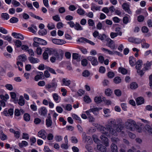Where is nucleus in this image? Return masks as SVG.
<instances>
[{"label":"nucleus","instance_id":"f257e3e1","mask_svg":"<svg viewBox=\"0 0 152 152\" xmlns=\"http://www.w3.org/2000/svg\"><path fill=\"white\" fill-rule=\"evenodd\" d=\"M115 120L111 118L108 120L107 122L105 127L98 124H95V126L101 133L108 137L110 136V135L115 136L117 135L118 132H121L123 133L124 128L122 125L119 124L117 125L114 127L115 129H113L112 126L115 125Z\"/></svg>","mask_w":152,"mask_h":152},{"label":"nucleus","instance_id":"f03ea898","mask_svg":"<svg viewBox=\"0 0 152 152\" xmlns=\"http://www.w3.org/2000/svg\"><path fill=\"white\" fill-rule=\"evenodd\" d=\"M100 139L102 143L105 145L104 146L101 144L97 145L96 147L94 148V150L96 152H106L107 148L106 147H108L109 145V140L107 137L104 135H102L100 136Z\"/></svg>","mask_w":152,"mask_h":152},{"label":"nucleus","instance_id":"7ed1b4c3","mask_svg":"<svg viewBox=\"0 0 152 152\" xmlns=\"http://www.w3.org/2000/svg\"><path fill=\"white\" fill-rule=\"evenodd\" d=\"M125 125L127 129L131 131H133L136 127V124L134 120L129 119L125 123Z\"/></svg>","mask_w":152,"mask_h":152},{"label":"nucleus","instance_id":"20e7f679","mask_svg":"<svg viewBox=\"0 0 152 152\" xmlns=\"http://www.w3.org/2000/svg\"><path fill=\"white\" fill-rule=\"evenodd\" d=\"M64 53L63 51L61 49L57 50L54 55L56 60L60 61L62 59Z\"/></svg>","mask_w":152,"mask_h":152},{"label":"nucleus","instance_id":"39448f33","mask_svg":"<svg viewBox=\"0 0 152 152\" xmlns=\"http://www.w3.org/2000/svg\"><path fill=\"white\" fill-rule=\"evenodd\" d=\"M13 112L14 110L12 108H10L8 110H7V108H5L1 113H3L5 116H9V115L10 116L12 115H13Z\"/></svg>","mask_w":152,"mask_h":152},{"label":"nucleus","instance_id":"423d86ee","mask_svg":"<svg viewBox=\"0 0 152 152\" xmlns=\"http://www.w3.org/2000/svg\"><path fill=\"white\" fill-rule=\"evenodd\" d=\"M101 50L104 53L108 54L110 55H113L115 54L119 55L120 54V53L118 51H112L103 48H101Z\"/></svg>","mask_w":152,"mask_h":152},{"label":"nucleus","instance_id":"0eeeda50","mask_svg":"<svg viewBox=\"0 0 152 152\" xmlns=\"http://www.w3.org/2000/svg\"><path fill=\"white\" fill-rule=\"evenodd\" d=\"M52 41L53 43L57 45H63L66 43L64 40L55 38L52 39Z\"/></svg>","mask_w":152,"mask_h":152},{"label":"nucleus","instance_id":"6e6552de","mask_svg":"<svg viewBox=\"0 0 152 152\" xmlns=\"http://www.w3.org/2000/svg\"><path fill=\"white\" fill-rule=\"evenodd\" d=\"M77 41H78L82 43H88L92 45H95V43L92 42L88 40L85 38L83 37H81L78 39V40H77Z\"/></svg>","mask_w":152,"mask_h":152},{"label":"nucleus","instance_id":"1a4fd4ad","mask_svg":"<svg viewBox=\"0 0 152 152\" xmlns=\"http://www.w3.org/2000/svg\"><path fill=\"white\" fill-rule=\"evenodd\" d=\"M87 59L88 60L91 61V63L93 65L95 66L98 64V62L97 58L94 57L89 56L87 57Z\"/></svg>","mask_w":152,"mask_h":152},{"label":"nucleus","instance_id":"9d476101","mask_svg":"<svg viewBox=\"0 0 152 152\" xmlns=\"http://www.w3.org/2000/svg\"><path fill=\"white\" fill-rule=\"evenodd\" d=\"M122 7L126 12L128 13L129 14H132V12L129 9V4L127 3H124L122 5Z\"/></svg>","mask_w":152,"mask_h":152},{"label":"nucleus","instance_id":"9b49d317","mask_svg":"<svg viewBox=\"0 0 152 152\" xmlns=\"http://www.w3.org/2000/svg\"><path fill=\"white\" fill-rule=\"evenodd\" d=\"M105 99V98L103 96H96L94 98V101L96 104L101 103Z\"/></svg>","mask_w":152,"mask_h":152},{"label":"nucleus","instance_id":"f8f14e48","mask_svg":"<svg viewBox=\"0 0 152 152\" xmlns=\"http://www.w3.org/2000/svg\"><path fill=\"white\" fill-rule=\"evenodd\" d=\"M57 86V84L56 83H53L50 85H48V91L51 92L54 91Z\"/></svg>","mask_w":152,"mask_h":152},{"label":"nucleus","instance_id":"ddd939ff","mask_svg":"<svg viewBox=\"0 0 152 152\" xmlns=\"http://www.w3.org/2000/svg\"><path fill=\"white\" fill-rule=\"evenodd\" d=\"M12 35L15 38L20 39L22 40H23L24 38L23 36L19 33L13 32L12 34Z\"/></svg>","mask_w":152,"mask_h":152},{"label":"nucleus","instance_id":"4468645a","mask_svg":"<svg viewBox=\"0 0 152 152\" xmlns=\"http://www.w3.org/2000/svg\"><path fill=\"white\" fill-rule=\"evenodd\" d=\"M28 29L30 32L34 34L36 33L37 31V26L34 24H32L31 26L28 27Z\"/></svg>","mask_w":152,"mask_h":152},{"label":"nucleus","instance_id":"2eb2a0df","mask_svg":"<svg viewBox=\"0 0 152 152\" xmlns=\"http://www.w3.org/2000/svg\"><path fill=\"white\" fill-rule=\"evenodd\" d=\"M45 132L43 129L41 130L38 133V136L43 139H45L46 138Z\"/></svg>","mask_w":152,"mask_h":152},{"label":"nucleus","instance_id":"dca6fc26","mask_svg":"<svg viewBox=\"0 0 152 152\" xmlns=\"http://www.w3.org/2000/svg\"><path fill=\"white\" fill-rule=\"evenodd\" d=\"M110 148V150L113 152H119L117 146L114 143L111 144Z\"/></svg>","mask_w":152,"mask_h":152},{"label":"nucleus","instance_id":"f3484780","mask_svg":"<svg viewBox=\"0 0 152 152\" xmlns=\"http://www.w3.org/2000/svg\"><path fill=\"white\" fill-rule=\"evenodd\" d=\"M52 96L54 101L56 103H59L61 100L60 96L56 93L52 94Z\"/></svg>","mask_w":152,"mask_h":152},{"label":"nucleus","instance_id":"a211bd4d","mask_svg":"<svg viewBox=\"0 0 152 152\" xmlns=\"http://www.w3.org/2000/svg\"><path fill=\"white\" fill-rule=\"evenodd\" d=\"M44 75L43 73L42 72H39L35 76L34 80L36 81H38L39 80L42 79Z\"/></svg>","mask_w":152,"mask_h":152},{"label":"nucleus","instance_id":"6ab92c4d","mask_svg":"<svg viewBox=\"0 0 152 152\" xmlns=\"http://www.w3.org/2000/svg\"><path fill=\"white\" fill-rule=\"evenodd\" d=\"M152 65V61H147L145 64H144V69L145 70H147L151 69V66Z\"/></svg>","mask_w":152,"mask_h":152},{"label":"nucleus","instance_id":"aec40b11","mask_svg":"<svg viewBox=\"0 0 152 152\" xmlns=\"http://www.w3.org/2000/svg\"><path fill=\"white\" fill-rule=\"evenodd\" d=\"M70 80L67 78H63L62 80V86H68L70 84Z\"/></svg>","mask_w":152,"mask_h":152},{"label":"nucleus","instance_id":"412c9836","mask_svg":"<svg viewBox=\"0 0 152 152\" xmlns=\"http://www.w3.org/2000/svg\"><path fill=\"white\" fill-rule=\"evenodd\" d=\"M100 8V7L97 6L94 3H92L91 4V10L93 11L99 10Z\"/></svg>","mask_w":152,"mask_h":152},{"label":"nucleus","instance_id":"4be33fe9","mask_svg":"<svg viewBox=\"0 0 152 152\" xmlns=\"http://www.w3.org/2000/svg\"><path fill=\"white\" fill-rule=\"evenodd\" d=\"M39 112L41 115L45 116L46 114L47 110L45 107H42L41 108L40 110H39Z\"/></svg>","mask_w":152,"mask_h":152},{"label":"nucleus","instance_id":"5701e85b","mask_svg":"<svg viewBox=\"0 0 152 152\" xmlns=\"http://www.w3.org/2000/svg\"><path fill=\"white\" fill-rule=\"evenodd\" d=\"M137 104V105H140L144 103V99L141 97H140L137 98L136 99Z\"/></svg>","mask_w":152,"mask_h":152},{"label":"nucleus","instance_id":"b1692460","mask_svg":"<svg viewBox=\"0 0 152 152\" xmlns=\"http://www.w3.org/2000/svg\"><path fill=\"white\" fill-rule=\"evenodd\" d=\"M17 60H19L22 62H25L27 60V57L24 54L21 55L18 57V58Z\"/></svg>","mask_w":152,"mask_h":152},{"label":"nucleus","instance_id":"393cba45","mask_svg":"<svg viewBox=\"0 0 152 152\" xmlns=\"http://www.w3.org/2000/svg\"><path fill=\"white\" fill-rule=\"evenodd\" d=\"M107 45L109 47L112 49H114L115 48V47L114 43V42L111 39L109 40Z\"/></svg>","mask_w":152,"mask_h":152},{"label":"nucleus","instance_id":"a878e982","mask_svg":"<svg viewBox=\"0 0 152 152\" xmlns=\"http://www.w3.org/2000/svg\"><path fill=\"white\" fill-rule=\"evenodd\" d=\"M102 109V108L96 107L91 109V111L95 115H97L99 114V111Z\"/></svg>","mask_w":152,"mask_h":152},{"label":"nucleus","instance_id":"bb28decb","mask_svg":"<svg viewBox=\"0 0 152 152\" xmlns=\"http://www.w3.org/2000/svg\"><path fill=\"white\" fill-rule=\"evenodd\" d=\"M28 60L30 63L32 64H35L38 63L39 61L37 58H35L33 57H30L28 58Z\"/></svg>","mask_w":152,"mask_h":152},{"label":"nucleus","instance_id":"cd10ccee","mask_svg":"<svg viewBox=\"0 0 152 152\" xmlns=\"http://www.w3.org/2000/svg\"><path fill=\"white\" fill-rule=\"evenodd\" d=\"M103 111L104 114V116L105 117H108L110 116V110L108 108H104Z\"/></svg>","mask_w":152,"mask_h":152},{"label":"nucleus","instance_id":"c85d7f7f","mask_svg":"<svg viewBox=\"0 0 152 152\" xmlns=\"http://www.w3.org/2000/svg\"><path fill=\"white\" fill-rule=\"evenodd\" d=\"M122 33L121 31H120L118 33H115L112 32L110 33V36L111 38L113 39L115 37H117L118 35L121 36L122 35Z\"/></svg>","mask_w":152,"mask_h":152},{"label":"nucleus","instance_id":"c756f323","mask_svg":"<svg viewBox=\"0 0 152 152\" xmlns=\"http://www.w3.org/2000/svg\"><path fill=\"white\" fill-rule=\"evenodd\" d=\"M142 62L141 60H139L137 62L136 64V68L137 70L140 69L142 67Z\"/></svg>","mask_w":152,"mask_h":152},{"label":"nucleus","instance_id":"7c9ffc66","mask_svg":"<svg viewBox=\"0 0 152 152\" xmlns=\"http://www.w3.org/2000/svg\"><path fill=\"white\" fill-rule=\"evenodd\" d=\"M142 41L143 42V43L141 44V47L142 48L147 49L149 48L150 46V44L146 42H144L145 41L144 39H142Z\"/></svg>","mask_w":152,"mask_h":152},{"label":"nucleus","instance_id":"2f4dec72","mask_svg":"<svg viewBox=\"0 0 152 152\" xmlns=\"http://www.w3.org/2000/svg\"><path fill=\"white\" fill-rule=\"evenodd\" d=\"M25 103V100L24 99L23 96H20L18 100V104L19 105L23 106L24 105Z\"/></svg>","mask_w":152,"mask_h":152},{"label":"nucleus","instance_id":"473e14b6","mask_svg":"<svg viewBox=\"0 0 152 152\" xmlns=\"http://www.w3.org/2000/svg\"><path fill=\"white\" fill-rule=\"evenodd\" d=\"M129 62L130 65L132 66H133L135 65L136 62L135 58L133 57H129Z\"/></svg>","mask_w":152,"mask_h":152},{"label":"nucleus","instance_id":"72a5a7b5","mask_svg":"<svg viewBox=\"0 0 152 152\" xmlns=\"http://www.w3.org/2000/svg\"><path fill=\"white\" fill-rule=\"evenodd\" d=\"M9 96L7 94H5V95L3 94H1L0 95V98L2 100L5 102H6L7 99L9 98Z\"/></svg>","mask_w":152,"mask_h":152},{"label":"nucleus","instance_id":"f704fd0d","mask_svg":"<svg viewBox=\"0 0 152 152\" xmlns=\"http://www.w3.org/2000/svg\"><path fill=\"white\" fill-rule=\"evenodd\" d=\"M76 84L75 81L72 80L70 81L69 85L68 87L71 89L72 91L74 90V88L76 86Z\"/></svg>","mask_w":152,"mask_h":152},{"label":"nucleus","instance_id":"c9c22d12","mask_svg":"<svg viewBox=\"0 0 152 152\" xmlns=\"http://www.w3.org/2000/svg\"><path fill=\"white\" fill-rule=\"evenodd\" d=\"M15 45L17 48H20L22 46V42L19 40L17 39L14 40Z\"/></svg>","mask_w":152,"mask_h":152},{"label":"nucleus","instance_id":"e433bc0d","mask_svg":"<svg viewBox=\"0 0 152 152\" xmlns=\"http://www.w3.org/2000/svg\"><path fill=\"white\" fill-rule=\"evenodd\" d=\"M72 116L74 119L77 120L78 123H82V121L80 118L77 115L73 114L72 115Z\"/></svg>","mask_w":152,"mask_h":152},{"label":"nucleus","instance_id":"4c0bfd02","mask_svg":"<svg viewBox=\"0 0 152 152\" xmlns=\"http://www.w3.org/2000/svg\"><path fill=\"white\" fill-rule=\"evenodd\" d=\"M28 145V143L26 141H22L21 142L18 143V145L20 148H22L23 147H26Z\"/></svg>","mask_w":152,"mask_h":152},{"label":"nucleus","instance_id":"58836bf2","mask_svg":"<svg viewBox=\"0 0 152 152\" xmlns=\"http://www.w3.org/2000/svg\"><path fill=\"white\" fill-rule=\"evenodd\" d=\"M84 101L87 103H90L91 102V100L90 97L86 95L83 98Z\"/></svg>","mask_w":152,"mask_h":152},{"label":"nucleus","instance_id":"ea45409f","mask_svg":"<svg viewBox=\"0 0 152 152\" xmlns=\"http://www.w3.org/2000/svg\"><path fill=\"white\" fill-rule=\"evenodd\" d=\"M1 18L4 20H7L9 18V15L6 13H3L1 14Z\"/></svg>","mask_w":152,"mask_h":152},{"label":"nucleus","instance_id":"a19ab883","mask_svg":"<svg viewBox=\"0 0 152 152\" xmlns=\"http://www.w3.org/2000/svg\"><path fill=\"white\" fill-rule=\"evenodd\" d=\"M105 93L106 96H110L112 94L113 91L112 90L108 88L105 90Z\"/></svg>","mask_w":152,"mask_h":152},{"label":"nucleus","instance_id":"79ce46f5","mask_svg":"<svg viewBox=\"0 0 152 152\" xmlns=\"http://www.w3.org/2000/svg\"><path fill=\"white\" fill-rule=\"evenodd\" d=\"M63 107L64 110L67 111H70L72 109V105L69 104H67L65 106H63Z\"/></svg>","mask_w":152,"mask_h":152},{"label":"nucleus","instance_id":"37998d69","mask_svg":"<svg viewBox=\"0 0 152 152\" xmlns=\"http://www.w3.org/2000/svg\"><path fill=\"white\" fill-rule=\"evenodd\" d=\"M130 88L132 89H135L138 87V85L135 82H133L130 85Z\"/></svg>","mask_w":152,"mask_h":152},{"label":"nucleus","instance_id":"c03bdc74","mask_svg":"<svg viewBox=\"0 0 152 152\" xmlns=\"http://www.w3.org/2000/svg\"><path fill=\"white\" fill-rule=\"evenodd\" d=\"M57 50L55 49L50 48H48V54H54L56 53Z\"/></svg>","mask_w":152,"mask_h":152},{"label":"nucleus","instance_id":"a18cd8bd","mask_svg":"<svg viewBox=\"0 0 152 152\" xmlns=\"http://www.w3.org/2000/svg\"><path fill=\"white\" fill-rule=\"evenodd\" d=\"M119 72L123 74H126L127 73V70L125 68L122 67H120L118 70Z\"/></svg>","mask_w":152,"mask_h":152},{"label":"nucleus","instance_id":"49530a36","mask_svg":"<svg viewBox=\"0 0 152 152\" xmlns=\"http://www.w3.org/2000/svg\"><path fill=\"white\" fill-rule=\"evenodd\" d=\"M115 94L117 96H121L122 92L119 89H115L114 91Z\"/></svg>","mask_w":152,"mask_h":152},{"label":"nucleus","instance_id":"de8ad7c7","mask_svg":"<svg viewBox=\"0 0 152 152\" xmlns=\"http://www.w3.org/2000/svg\"><path fill=\"white\" fill-rule=\"evenodd\" d=\"M10 23H15L18 22V19L15 17H12L10 20Z\"/></svg>","mask_w":152,"mask_h":152},{"label":"nucleus","instance_id":"09e8293b","mask_svg":"<svg viewBox=\"0 0 152 152\" xmlns=\"http://www.w3.org/2000/svg\"><path fill=\"white\" fill-rule=\"evenodd\" d=\"M1 37L9 42H10L12 41V37L10 36L9 35H7L6 36L3 35Z\"/></svg>","mask_w":152,"mask_h":152},{"label":"nucleus","instance_id":"8fccbe9b","mask_svg":"<svg viewBox=\"0 0 152 152\" xmlns=\"http://www.w3.org/2000/svg\"><path fill=\"white\" fill-rule=\"evenodd\" d=\"M23 118L25 121H29L30 119V115L27 113L24 114L23 116Z\"/></svg>","mask_w":152,"mask_h":152},{"label":"nucleus","instance_id":"3c124183","mask_svg":"<svg viewBox=\"0 0 152 152\" xmlns=\"http://www.w3.org/2000/svg\"><path fill=\"white\" fill-rule=\"evenodd\" d=\"M72 58L73 59L76 60L78 61H80V57L79 56L78 54L76 53L73 54Z\"/></svg>","mask_w":152,"mask_h":152},{"label":"nucleus","instance_id":"603ef678","mask_svg":"<svg viewBox=\"0 0 152 152\" xmlns=\"http://www.w3.org/2000/svg\"><path fill=\"white\" fill-rule=\"evenodd\" d=\"M92 138L95 143H98L100 142V140L98 139L96 135L95 134L93 135L92 136Z\"/></svg>","mask_w":152,"mask_h":152},{"label":"nucleus","instance_id":"864d4df0","mask_svg":"<svg viewBox=\"0 0 152 152\" xmlns=\"http://www.w3.org/2000/svg\"><path fill=\"white\" fill-rule=\"evenodd\" d=\"M74 27L75 29L77 30H81L83 29V28L80 24L77 23H76Z\"/></svg>","mask_w":152,"mask_h":152},{"label":"nucleus","instance_id":"5fc2aeb1","mask_svg":"<svg viewBox=\"0 0 152 152\" xmlns=\"http://www.w3.org/2000/svg\"><path fill=\"white\" fill-rule=\"evenodd\" d=\"M39 35H43L46 34L47 33V30L45 29H40L38 32Z\"/></svg>","mask_w":152,"mask_h":152},{"label":"nucleus","instance_id":"6e6d98bb","mask_svg":"<svg viewBox=\"0 0 152 152\" xmlns=\"http://www.w3.org/2000/svg\"><path fill=\"white\" fill-rule=\"evenodd\" d=\"M113 81L115 83L118 84L121 82V79L119 77H116L114 79Z\"/></svg>","mask_w":152,"mask_h":152},{"label":"nucleus","instance_id":"4d7b16f0","mask_svg":"<svg viewBox=\"0 0 152 152\" xmlns=\"http://www.w3.org/2000/svg\"><path fill=\"white\" fill-rule=\"evenodd\" d=\"M130 17L129 16V17L127 16H125L123 18V21L124 23L127 24L129 22V18Z\"/></svg>","mask_w":152,"mask_h":152},{"label":"nucleus","instance_id":"13d9d810","mask_svg":"<svg viewBox=\"0 0 152 152\" xmlns=\"http://www.w3.org/2000/svg\"><path fill=\"white\" fill-rule=\"evenodd\" d=\"M55 140L57 142L61 141L62 140V137L60 135H56L55 137Z\"/></svg>","mask_w":152,"mask_h":152},{"label":"nucleus","instance_id":"bf43d9fd","mask_svg":"<svg viewBox=\"0 0 152 152\" xmlns=\"http://www.w3.org/2000/svg\"><path fill=\"white\" fill-rule=\"evenodd\" d=\"M0 137L2 140H4L7 138V136L4 134L3 132H1L0 135Z\"/></svg>","mask_w":152,"mask_h":152},{"label":"nucleus","instance_id":"052dcab7","mask_svg":"<svg viewBox=\"0 0 152 152\" xmlns=\"http://www.w3.org/2000/svg\"><path fill=\"white\" fill-rule=\"evenodd\" d=\"M22 138L26 140H28L29 138L28 134L26 133H23L22 135Z\"/></svg>","mask_w":152,"mask_h":152},{"label":"nucleus","instance_id":"680f3d73","mask_svg":"<svg viewBox=\"0 0 152 152\" xmlns=\"http://www.w3.org/2000/svg\"><path fill=\"white\" fill-rule=\"evenodd\" d=\"M77 13L80 15H83L85 14V11L84 10L81 9H78L77 11Z\"/></svg>","mask_w":152,"mask_h":152},{"label":"nucleus","instance_id":"e2e57ef3","mask_svg":"<svg viewBox=\"0 0 152 152\" xmlns=\"http://www.w3.org/2000/svg\"><path fill=\"white\" fill-rule=\"evenodd\" d=\"M145 69L143 68L142 70H137V73L140 75L141 76H142L144 73H145Z\"/></svg>","mask_w":152,"mask_h":152},{"label":"nucleus","instance_id":"0e129e2a","mask_svg":"<svg viewBox=\"0 0 152 152\" xmlns=\"http://www.w3.org/2000/svg\"><path fill=\"white\" fill-rule=\"evenodd\" d=\"M48 48L45 50V51L43 54V58L44 59L46 60L48 59Z\"/></svg>","mask_w":152,"mask_h":152},{"label":"nucleus","instance_id":"69168bd1","mask_svg":"<svg viewBox=\"0 0 152 152\" xmlns=\"http://www.w3.org/2000/svg\"><path fill=\"white\" fill-rule=\"evenodd\" d=\"M30 141L31 142V145H33V144L35 143L36 141V138H35L34 137H31L30 138Z\"/></svg>","mask_w":152,"mask_h":152},{"label":"nucleus","instance_id":"338daca9","mask_svg":"<svg viewBox=\"0 0 152 152\" xmlns=\"http://www.w3.org/2000/svg\"><path fill=\"white\" fill-rule=\"evenodd\" d=\"M146 129L148 131V132L151 134L152 133V129L149 125H146L145 127Z\"/></svg>","mask_w":152,"mask_h":152},{"label":"nucleus","instance_id":"774afa93","mask_svg":"<svg viewBox=\"0 0 152 152\" xmlns=\"http://www.w3.org/2000/svg\"><path fill=\"white\" fill-rule=\"evenodd\" d=\"M5 87L7 89L10 91H12L13 89V86L11 84H7L5 85Z\"/></svg>","mask_w":152,"mask_h":152}]
</instances>
